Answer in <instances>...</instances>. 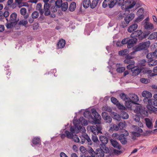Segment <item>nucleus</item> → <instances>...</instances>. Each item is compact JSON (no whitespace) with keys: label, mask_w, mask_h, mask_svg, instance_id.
<instances>
[{"label":"nucleus","mask_w":157,"mask_h":157,"mask_svg":"<svg viewBox=\"0 0 157 157\" xmlns=\"http://www.w3.org/2000/svg\"><path fill=\"white\" fill-rule=\"evenodd\" d=\"M20 12L21 15H25L27 12L26 9L24 7L22 8L20 10Z\"/></svg>","instance_id":"3c124183"},{"label":"nucleus","mask_w":157,"mask_h":157,"mask_svg":"<svg viewBox=\"0 0 157 157\" xmlns=\"http://www.w3.org/2000/svg\"><path fill=\"white\" fill-rule=\"evenodd\" d=\"M122 133L118 137L119 140L122 144H125L127 143V139L126 137L128 135V133L125 129H123L121 131Z\"/></svg>","instance_id":"20e7f679"},{"label":"nucleus","mask_w":157,"mask_h":157,"mask_svg":"<svg viewBox=\"0 0 157 157\" xmlns=\"http://www.w3.org/2000/svg\"><path fill=\"white\" fill-rule=\"evenodd\" d=\"M102 110L106 111L109 112H112V109L111 107L107 106H105L103 107L102 108Z\"/></svg>","instance_id":"c03bdc74"},{"label":"nucleus","mask_w":157,"mask_h":157,"mask_svg":"<svg viewBox=\"0 0 157 157\" xmlns=\"http://www.w3.org/2000/svg\"><path fill=\"white\" fill-rule=\"evenodd\" d=\"M129 53V51L128 49H125L122 51H121L119 52V54L121 56H124L126 55Z\"/></svg>","instance_id":"ea45409f"},{"label":"nucleus","mask_w":157,"mask_h":157,"mask_svg":"<svg viewBox=\"0 0 157 157\" xmlns=\"http://www.w3.org/2000/svg\"><path fill=\"white\" fill-rule=\"evenodd\" d=\"M134 17L135 14L133 13H131L126 16L124 18V20L126 24H125L124 25H122L123 27L124 28L134 18Z\"/></svg>","instance_id":"f8f14e48"},{"label":"nucleus","mask_w":157,"mask_h":157,"mask_svg":"<svg viewBox=\"0 0 157 157\" xmlns=\"http://www.w3.org/2000/svg\"><path fill=\"white\" fill-rule=\"evenodd\" d=\"M117 2V0H113V1L111 0V1H110L109 3V7L110 8H113Z\"/></svg>","instance_id":"a18cd8bd"},{"label":"nucleus","mask_w":157,"mask_h":157,"mask_svg":"<svg viewBox=\"0 0 157 157\" xmlns=\"http://www.w3.org/2000/svg\"><path fill=\"white\" fill-rule=\"evenodd\" d=\"M41 4L40 3H38L37 5L36 9L39 11L40 14L42 15L43 14L44 11V10L41 9Z\"/></svg>","instance_id":"7c9ffc66"},{"label":"nucleus","mask_w":157,"mask_h":157,"mask_svg":"<svg viewBox=\"0 0 157 157\" xmlns=\"http://www.w3.org/2000/svg\"><path fill=\"white\" fill-rule=\"evenodd\" d=\"M136 4L135 0H127L126 1V4L122 6V10H126L131 9L134 7Z\"/></svg>","instance_id":"0eeeda50"},{"label":"nucleus","mask_w":157,"mask_h":157,"mask_svg":"<svg viewBox=\"0 0 157 157\" xmlns=\"http://www.w3.org/2000/svg\"><path fill=\"white\" fill-rule=\"evenodd\" d=\"M120 115V117H121L124 119H127L129 117V115L128 114L124 111H122L121 112Z\"/></svg>","instance_id":"c756f323"},{"label":"nucleus","mask_w":157,"mask_h":157,"mask_svg":"<svg viewBox=\"0 0 157 157\" xmlns=\"http://www.w3.org/2000/svg\"><path fill=\"white\" fill-rule=\"evenodd\" d=\"M150 44V42L149 41L140 43L138 46L136 47V51H140L145 49L149 47Z\"/></svg>","instance_id":"6e6552de"},{"label":"nucleus","mask_w":157,"mask_h":157,"mask_svg":"<svg viewBox=\"0 0 157 157\" xmlns=\"http://www.w3.org/2000/svg\"><path fill=\"white\" fill-rule=\"evenodd\" d=\"M91 112L94 117L91 115L90 112L87 111H86L84 112L83 115L84 117L89 119L91 118L93 121L94 123L95 124H100L101 119L100 115L94 109H92Z\"/></svg>","instance_id":"f03ea898"},{"label":"nucleus","mask_w":157,"mask_h":157,"mask_svg":"<svg viewBox=\"0 0 157 157\" xmlns=\"http://www.w3.org/2000/svg\"><path fill=\"white\" fill-rule=\"evenodd\" d=\"M61 7H62V10L64 11H66L68 7V4L67 2H65L62 3Z\"/></svg>","instance_id":"f704fd0d"},{"label":"nucleus","mask_w":157,"mask_h":157,"mask_svg":"<svg viewBox=\"0 0 157 157\" xmlns=\"http://www.w3.org/2000/svg\"><path fill=\"white\" fill-rule=\"evenodd\" d=\"M66 42L64 39L60 40L57 43V47L58 49L63 48Z\"/></svg>","instance_id":"b1692460"},{"label":"nucleus","mask_w":157,"mask_h":157,"mask_svg":"<svg viewBox=\"0 0 157 157\" xmlns=\"http://www.w3.org/2000/svg\"><path fill=\"white\" fill-rule=\"evenodd\" d=\"M128 101L132 103H136L139 100V98L137 95L135 94L130 93L129 94Z\"/></svg>","instance_id":"ddd939ff"},{"label":"nucleus","mask_w":157,"mask_h":157,"mask_svg":"<svg viewBox=\"0 0 157 157\" xmlns=\"http://www.w3.org/2000/svg\"><path fill=\"white\" fill-rule=\"evenodd\" d=\"M85 139H86V143L88 145H91L92 144V142L88 135L85 136Z\"/></svg>","instance_id":"58836bf2"},{"label":"nucleus","mask_w":157,"mask_h":157,"mask_svg":"<svg viewBox=\"0 0 157 157\" xmlns=\"http://www.w3.org/2000/svg\"><path fill=\"white\" fill-rule=\"evenodd\" d=\"M76 3L74 2H72L70 5L69 7L70 10L71 11H73L75 8Z\"/></svg>","instance_id":"a19ab883"},{"label":"nucleus","mask_w":157,"mask_h":157,"mask_svg":"<svg viewBox=\"0 0 157 157\" xmlns=\"http://www.w3.org/2000/svg\"><path fill=\"white\" fill-rule=\"evenodd\" d=\"M110 141L112 145L114 147L118 148V142L116 141L111 139Z\"/></svg>","instance_id":"79ce46f5"},{"label":"nucleus","mask_w":157,"mask_h":157,"mask_svg":"<svg viewBox=\"0 0 157 157\" xmlns=\"http://www.w3.org/2000/svg\"><path fill=\"white\" fill-rule=\"evenodd\" d=\"M110 55L112 56L108 62L109 66L107 67L109 69V71L112 74L113 77L116 78L117 77V73H118L117 56L114 54H111Z\"/></svg>","instance_id":"f257e3e1"},{"label":"nucleus","mask_w":157,"mask_h":157,"mask_svg":"<svg viewBox=\"0 0 157 157\" xmlns=\"http://www.w3.org/2000/svg\"><path fill=\"white\" fill-rule=\"evenodd\" d=\"M132 103L130 101H125V105L126 107L128 108H130L132 106Z\"/></svg>","instance_id":"49530a36"},{"label":"nucleus","mask_w":157,"mask_h":157,"mask_svg":"<svg viewBox=\"0 0 157 157\" xmlns=\"http://www.w3.org/2000/svg\"><path fill=\"white\" fill-rule=\"evenodd\" d=\"M86 135H87V134H84L80 137L82 144H83L86 141V139H85V136Z\"/></svg>","instance_id":"680f3d73"},{"label":"nucleus","mask_w":157,"mask_h":157,"mask_svg":"<svg viewBox=\"0 0 157 157\" xmlns=\"http://www.w3.org/2000/svg\"><path fill=\"white\" fill-rule=\"evenodd\" d=\"M157 56V52H155L148 53L146 55V57L150 61H152L155 57Z\"/></svg>","instance_id":"aec40b11"},{"label":"nucleus","mask_w":157,"mask_h":157,"mask_svg":"<svg viewBox=\"0 0 157 157\" xmlns=\"http://www.w3.org/2000/svg\"><path fill=\"white\" fill-rule=\"evenodd\" d=\"M134 112L137 114H140L142 116H146L148 115L147 112L145 110L144 107L140 105L136 106L134 110Z\"/></svg>","instance_id":"39448f33"},{"label":"nucleus","mask_w":157,"mask_h":157,"mask_svg":"<svg viewBox=\"0 0 157 157\" xmlns=\"http://www.w3.org/2000/svg\"><path fill=\"white\" fill-rule=\"evenodd\" d=\"M7 22L6 25V26L7 29H12L13 27V25H12L11 23H9V20L7 18H5Z\"/></svg>","instance_id":"37998d69"},{"label":"nucleus","mask_w":157,"mask_h":157,"mask_svg":"<svg viewBox=\"0 0 157 157\" xmlns=\"http://www.w3.org/2000/svg\"><path fill=\"white\" fill-rule=\"evenodd\" d=\"M145 121L147 127L149 129L152 128L153 124L152 121L148 118H145Z\"/></svg>","instance_id":"5701e85b"},{"label":"nucleus","mask_w":157,"mask_h":157,"mask_svg":"<svg viewBox=\"0 0 157 157\" xmlns=\"http://www.w3.org/2000/svg\"><path fill=\"white\" fill-rule=\"evenodd\" d=\"M99 0H93L90 4V7L92 9L95 8L97 6Z\"/></svg>","instance_id":"72a5a7b5"},{"label":"nucleus","mask_w":157,"mask_h":157,"mask_svg":"<svg viewBox=\"0 0 157 157\" xmlns=\"http://www.w3.org/2000/svg\"><path fill=\"white\" fill-rule=\"evenodd\" d=\"M137 41V39H129L128 38L127 47L128 48H131L134 44H136Z\"/></svg>","instance_id":"a211bd4d"},{"label":"nucleus","mask_w":157,"mask_h":157,"mask_svg":"<svg viewBox=\"0 0 157 157\" xmlns=\"http://www.w3.org/2000/svg\"><path fill=\"white\" fill-rule=\"evenodd\" d=\"M125 0H118V6H121V7L122 9V6L123 5H125L126 4V1Z\"/></svg>","instance_id":"5fc2aeb1"},{"label":"nucleus","mask_w":157,"mask_h":157,"mask_svg":"<svg viewBox=\"0 0 157 157\" xmlns=\"http://www.w3.org/2000/svg\"><path fill=\"white\" fill-rule=\"evenodd\" d=\"M138 27V25L136 24H134L129 26L128 29V32L131 33L136 30Z\"/></svg>","instance_id":"6ab92c4d"},{"label":"nucleus","mask_w":157,"mask_h":157,"mask_svg":"<svg viewBox=\"0 0 157 157\" xmlns=\"http://www.w3.org/2000/svg\"><path fill=\"white\" fill-rule=\"evenodd\" d=\"M111 101L118 107V101L117 99L114 97H112L111 98Z\"/></svg>","instance_id":"864d4df0"},{"label":"nucleus","mask_w":157,"mask_h":157,"mask_svg":"<svg viewBox=\"0 0 157 157\" xmlns=\"http://www.w3.org/2000/svg\"><path fill=\"white\" fill-rule=\"evenodd\" d=\"M50 5H55L57 8H60L62 6V0H57L56 1L55 0H51L50 2Z\"/></svg>","instance_id":"dca6fc26"},{"label":"nucleus","mask_w":157,"mask_h":157,"mask_svg":"<svg viewBox=\"0 0 157 157\" xmlns=\"http://www.w3.org/2000/svg\"><path fill=\"white\" fill-rule=\"evenodd\" d=\"M50 5L48 3H45L44 6V15L48 16L50 14V11L49 10Z\"/></svg>","instance_id":"f3484780"},{"label":"nucleus","mask_w":157,"mask_h":157,"mask_svg":"<svg viewBox=\"0 0 157 157\" xmlns=\"http://www.w3.org/2000/svg\"><path fill=\"white\" fill-rule=\"evenodd\" d=\"M99 139L101 142L102 143L100 145H101L102 147H105V145L108 142V138L105 136H101L99 137Z\"/></svg>","instance_id":"2eb2a0df"},{"label":"nucleus","mask_w":157,"mask_h":157,"mask_svg":"<svg viewBox=\"0 0 157 157\" xmlns=\"http://www.w3.org/2000/svg\"><path fill=\"white\" fill-rule=\"evenodd\" d=\"M92 139L94 142L97 143V142H99L98 138L96 135L94 136H92Z\"/></svg>","instance_id":"0e129e2a"},{"label":"nucleus","mask_w":157,"mask_h":157,"mask_svg":"<svg viewBox=\"0 0 157 157\" xmlns=\"http://www.w3.org/2000/svg\"><path fill=\"white\" fill-rule=\"evenodd\" d=\"M17 14L15 13H13L11 14L10 16V19L9 21L10 23H13L12 21H15L17 17Z\"/></svg>","instance_id":"c85d7f7f"},{"label":"nucleus","mask_w":157,"mask_h":157,"mask_svg":"<svg viewBox=\"0 0 157 157\" xmlns=\"http://www.w3.org/2000/svg\"><path fill=\"white\" fill-rule=\"evenodd\" d=\"M104 119L105 121L106 122L108 123H111L112 121V118L109 115L106 117Z\"/></svg>","instance_id":"bf43d9fd"},{"label":"nucleus","mask_w":157,"mask_h":157,"mask_svg":"<svg viewBox=\"0 0 157 157\" xmlns=\"http://www.w3.org/2000/svg\"><path fill=\"white\" fill-rule=\"evenodd\" d=\"M124 62L125 63L130 64L131 63H135V62L132 59H125L124 61Z\"/></svg>","instance_id":"09e8293b"},{"label":"nucleus","mask_w":157,"mask_h":157,"mask_svg":"<svg viewBox=\"0 0 157 157\" xmlns=\"http://www.w3.org/2000/svg\"><path fill=\"white\" fill-rule=\"evenodd\" d=\"M80 151L84 155L86 154V153L88 152L85 148L82 146H81L79 148Z\"/></svg>","instance_id":"603ef678"},{"label":"nucleus","mask_w":157,"mask_h":157,"mask_svg":"<svg viewBox=\"0 0 157 157\" xmlns=\"http://www.w3.org/2000/svg\"><path fill=\"white\" fill-rule=\"evenodd\" d=\"M148 39L150 40L157 39V32H155L151 34L148 37Z\"/></svg>","instance_id":"cd10ccee"},{"label":"nucleus","mask_w":157,"mask_h":157,"mask_svg":"<svg viewBox=\"0 0 157 157\" xmlns=\"http://www.w3.org/2000/svg\"><path fill=\"white\" fill-rule=\"evenodd\" d=\"M28 21L26 20H22L19 22L18 24L20 25H21L25 26L27 25L28 23Z\"/></svg>","instance_id":"8fccbe9b"},{"label":"nucleus","mask_w":157,"mask_h":157,"mask_svg":"<svg viewBox=\"0 0 157 157\" xmlns=\"http://www.w3.org/2000/svg\"><path fill=\"white\" fill-rule=\"evenodd\" d=\"M118 36L117 34H116L115 36H113V45L115 46L118 47V41L116 40L117 39Z\"/></svg>","instance_id":"e433bc0d"},{"label":"nucleus","mask_w":157,"mask_h":157,"mask_svg":"<svg viewBox=\"0 0 157 157\" xmlns=\"http://www.w3.org/2000/svg\"><path fill=\"white\" fill-rule=\"evenodd\" d=\"M96 154L98 157H103L104 156V151L102 149L100 148L97 149L95 151Z\"/></svg>","instance_id":"412c9836"},{"label":"nucleus","mask_w":157,"mask_h":157,"mask_svg":"<svg viewBox=\"0 0 157 157\" xmlns=\"http://www.w3.org/2000/svg\"><path fill=\"white\" fill-rule=\"evenodd\" d=\"M146 63V60L143 59L140 61L139 64L141 66H144L145 65Z\"/></svg>","instance_id":"e2e57ef3"},{"label":"nucleus","mask_w":157,"mask_h":157,"mask_svg":"<svg viewBox=\"0 0 157 157\" xmlns=\"http://www.w3.org/2000/svg\"><path fill=\"white\" fill-rule=\"evenodd\" d=\"M32 142L33 144H39L40 142V140L39 137H35L33 139Z\"/></svg>","instance_id":"2f4dec72"},{"label":"nucleus","mask_w":157,"mask_h":157,"mask_svg":"<svg viewBox=\"0 0 157 157\" xmlns=\"http://www.w3.org/2000/svg\"><path fill=\"white\" fill-rule=\"evenodd\" d=\"M151 62L148 64V65L150 67L153 66L157 64V60H156L153 62L152 61H151Z\"/></svg>","instance_id":"774afa93"},{"label":"nucleus","mask_w":157,"mask_h":157,"mask_svg":"<svg viewBox=\"0 0 157 157\" xmlns=\"http://www.w3.org/2000/svg\"><path fill=\"white\" fill-rule=\"evenodd\" d=\"M78 121L76 120H74L73 124L76 125L75 129L77 130V132H82V133H84L86 131L85 128L83 126H82L78 124Z\"/></svg>","instance_id":"9b49d317"},{"label":"nucleus","mask_w":157,"mask_h":157,"mask_svg":"<svg viewBox=\"0 0 157 157\" xmlns=\"http://www.w3.org/2000/svg\"><path fill=\"white\" fill-rule=\"evenodd\" d=\"M78 121V124L80 125H86L88 124L87 121L84 119L83 117H81L79 119L78 121Z\"/></svg>","instance_id":"4be33fe9"},{"label":"nucleus","mask_w":157,"mask_h":157,"mask_svg":"<svg viewBox=\"0 0 157 157\" xmlns=\"http://www.w3.org/2000/svg\"><path fill=\"white\" fill-rule=\"evenodd\" d=\"M125 126V122H120L118 124V132H121L123 129H125L124 128Z\"/></svg>","instance_id":"a878e982"},{"label":"nucleus","mask_w":157,"mask_h":157,"mask_svg":"<svg viewBox=\"0 0 157 157\" xmlns=\"http://www.w3.org/2000/svg\"><path fill=\"white\" fill-rule=\"evenodd\" d=\"M111 115L114 119L118 120V115L116 113H115L114 112H112Z\"/></svg>","instance_id":"4d7b16f0"},{"label":"nucleus","mask_w":157,"mask_h":157,"mask_svg":"<svg viewBox=\"0 0 157 157\" xmlns=\"http://www.w3.org/2000/svg\"><path fill=\"white\" fill-rule=\"evenodd\" d=\"M101 148L102 149V150L104 151V153H107L109 152V150L108 147H106L105 145V147H101V145L100 146Z\"/></svg>","instance_id":"13d9d810"},{"label":"nucleus","mask_w":157,"mask_h":157,"mask_svg":"<svg viewBox=\"0 0 157 157\" xmlns=\"http://www.w3.org/2000/svg\"><path fill=\"white\" fill-rule=\"evenodd\" d=\"M142 32L141 30H137L134 33H132L130 37L132 38H135L136 37H138V38L141 40L145 37V35H142Z\"/></svg>","instance_id":"1a4fd4ad"},{"label":"nucleus","mask_w":157,"mask_h":157,"mask_svg":"<svg viewBox=\"0 0 157 157\" xmlns=\"http://www.w3.org/2000/svg\"><path fill=\"white\" fill-rule=\"evenodd\" d=\"M90 0H84L83 3V6L85 8H87L88 7L90 6Z\"/></svg>","instance_id":"bb28decb"},{"label":"nucleus","mask_w":157,"mask_h":157,"mask_svg":"<svg viewBox=\"0 0 157 157\" xmlns=\"http://www.w3.org/2000/svg\"><path fill=\"white\" fill-rule=\"evenodd\" d=\"M118 109L121 110V111L126 109V108L123 105L118 103Z\"/></svg>","instance_id":"052dcab7"},{"label":"nucleus","mask_w":157,"mask_h":157,"mask_svg":"<svg viewBox=\"0 0 157 157\" xmlns=\"http://www.w3.org/2000/svg\"><path fill=\"white\" fill-rule=\"evenodd\" d=\"M134 64L135 63H131L128 64L127 67V69L130 70L134 69V67H135L134 66Z\"/></svg>","instance_id":"69168bd1"},{"label":"nucleus","mask_w":157,"mask_h":157,"mask_svg":"<svg viewBox=\"0 0 157 157\" xmlns=\"http://www.w3.org/2000/svg\"><path fill=\"white\" fill-rule=\"evenodd\" d=\"M111 0H105L102 3V6L104 8L108 6H109V3Z\"/></svg>","instance_id":"4c0bfd02"},{"label":"nucleus","mask_w":157,"mask_h":157,"mask_svg":"<svg viewBox=\"0 0 157 157\" xmlns=\"http://www.w3.org/2000/svg\"><path fill=\"white\" fill-rule=\"evenodd\" d=\"M72 138L73 139L74 141L76 142H78L80 141L77 135L74 136Z\"/></svg>","instance_id":"338daca9"},{"label":"nucleus","mask_w":157,"mask_h":157,"mask_svg":"<svg viewBox=\"0 0 157 157\" xmlns=\"http://www.w3.org/2000/svg\"><path fill=\"white\" fill-rule=\"evenodd\" d=\"M120 96L121 98L123 100L125 101H128V98L127 97V95L124 93H122L120 94Z\"/></svg>","instance_id":"c9c22d12"},{"label":"nucleus","mask_w":157,"mask_h":157,"mask_svg":"<svg viewBox=\"0 0 157 157\" xmlns=\"http://www.w3.org/2000/svg\"><path fill=\"white\" fill-rule=\"evenodd\" d=\"M140 81L141 82L144 84H147L149 83L150 82L149 79L144 78H140Z\"/></svg>","instance_id":"de8ad7c7"},{"label":"nucleus","mask_w":157,"mask_h":157,"mask_svg":"<svg viewBox=\"0 0 157 157\" xmlns=\"http://www.w3.org/2000/svg\"><path fill=\"white\" fill-rule=\"evenodd\" d=\"M88 128H90L91 131L95 135L98 134L99 133H102L101 132L102 127L100 125H96V126L94 125L88 126Z\"/></svg>","instance_id":"423d86ee"},{"label":"nucleus","mask_w":157,"mask_h":157,"mask_svg":"<svg viewBox=\"0 0 157 157\" xmlns=\"http://www.w3.org/2000/svg\"><path fill=\"white\" fill-rule=\"evenodd\" d=\"M39 13L37 11H34L32 14V17L33 18H37L39 16Z\"/></svg>","instance_id":"6e6d98bb"},{"label":"nucleus","mask_w":157,"mask_h":157,"mask_svg":"<svg viewBox=\"0 0 157 157\" xmlns=\"http://www.w3.org/2000/svg\"><path fill=\"white\" fill-rule=\"evenodd\" d=\"M132 75L134 76H136L139 75L141 71V69L139 68L138 67H135L132 71Z\"/></svg>","instance_id":"393cba45"},{"label":"nucleus","mask_w":157,"mask_h":157,"mask_svg":"<svg viewBox=\"0 0 157 157\" xmlns=\"http://www.w3.org/2000/svg\"><path fill=\"white\" fill-rule=\"evenodd\" d=\"M144 27L146 29H152L153 28V25L151 23L146 22L145 23Z\"/></svg>","instance_id":"473e14b6"},{"label":"nucleus","mask_w":157,"mask_h":157,"mask_svg":"<svg viewBox=\"0 0 157 157\" xmlns=\"http://www.w3.org/2000/svg\"><path fill=\"white\" fill-rule=\"evenodd\" d=\"M148 104L147 105V108L149 110L156 112L157 108L155 106H157V100L154 98H149L147 100Z\"/></svg>","instance_id":"7ed1b4c3"},{"label":"nucleus","mask_w":157,"mask_h":157,"mask_svg":"<svg viewBox=\"0 0 157 157\" xmlns=\"http://www.w3.org/2000/svg\"><path fill=\"white\" fill-rule=\"evenodd\" d=\"M74 127L71 126L70 127V131L71 132H70L68 131H65V134L66 135V136L68 138L72 139L74 133L75 131L77 132V130L75 129L76 125L74 124Z\"/></svg>","instance_id":"9d476101"},{"label":"nucleus","mask_w":157,"mask_h":157,"mask_svg":"<svg viewBox=\"0 0 157 157\" xmlns=\"http://www.w3.org/2000/svg\"><path fill=\"white\" fill-rule=\"evenodd\" d=\"M142 96L145 97V98L144 99V101L145 102L147 99L151 98L152 96V94L151 92L147 91H143L142 94Z\"/></svg>","instance_id":"4468645a"}]
</instances>
